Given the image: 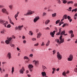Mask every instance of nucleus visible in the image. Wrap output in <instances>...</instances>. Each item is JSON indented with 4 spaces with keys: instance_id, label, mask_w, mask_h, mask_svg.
<instances>
[{
    "instance_id": "obj_1",
    "label": "nucleus",
    "mask_w": 77,
    "mask_h": 77,
    "mask_svg": "<svg viewBox=\"0 0 77 77\" xmlns=\"http://www.w3.org/2000/svg\"><path fill=\"white\" fill-rule=\"evenodd\" d=\"M0 23L1 24H2L5 27H6V25L8 24V21H5L2 20H0Z\"/></svg>"
},
{
    "instance_id": "obj_2",
    "label": "nucleus",
    "mask_w": 77,
    "mask_h": 77,
    "mask_svg": "<svg viewBox=\"0 0 77 77\" xmlns=\"http://www.w3.org/2000/svg\"><path fill=\"white\" fill-rule=\"evenodd\" d=\"M34 13H35V11H30L28 12L26 14H24V15L26 16L27 15H31V14H34Z\"/></svg>"
},
{
    "instance_id": "obj_3",
    "label": "nucleus",
    "mask_w": 77,
    "mask_h": 77,
    "mask_svg": "<svg viewBox=\"0 0 77 77\" xmlns=\"http://www.w3.org/2000/svg\"><path fill=\"white\" fill-rule=\"evenodd\" d=\"M60 42L59 44H62V43H63L64 42V39L62 38V36H60Z\"/></svg>"
},
{
    "instance_id": "obj_4",
    "label": "nucleus",
    "mask_w": 77,
    "mask_h": 77,
    "mask_svg": "<svg viewBox=\"0 0 77 77\" xmlns=\"http://www.w3.org/2000/svg\"><path fill=\"white\" fill-rule=\"evenodd\" d=\"M57 56L58 60H60L62 59V55L60 54V53L59 52L57 53Z\"/></svg>"
},
{
    "instance_id": "obj_5",
    "label": "nucleus",
    "mask_w": 77,
    "mask_h": 77,
    "mask_svg": "<svg viewBox=\"0 0 77 77\" xmlns=\"http://www.w3.org/2000/svg\"><path fill=\"white\" fill-rule=\"evenodd\" d=\"M73 59V56L72 54H70L69 57L68 58V60L69 61H72V59Z\"/></svg>"
},
{
    "instance_id": "obj_6",
    "label": "nucleus",
    "mask_w": 77,
    "mask_h": 77,
    "mask_svg": "<svg viewBox=\"0 0 77 77\" xmlns=\"http://www.w3.org/2000/svg\"><path fill=\"white\" fill-rule=\"evenodd\" d=\"M2 11L3 13L5 14H7V15H8L9 14V13H8V12L7 11H6V9L5 8H3L2 9Z\"/></svg>"
},
{
    "instance_id": "obj_7",
    "label": "nucleus",
    "mask_w": 77,
    "mask_h": 77,
    "mask_svg": "<svg viewBox=\"0 0 77 77\" xmlns=\"http://www.w3.org/2000/svg\"><path fill=\"white\" fill-rule=\"evenodd\" d=\"M54 34H55V31H53L52 32H51L50 33V35H51V37H53V38H54Z\"/></svg>"
},
{
    "instance_id": "obj_8",
    "label": "nucleus",
    "mask_w": 77,
    "mask_h": 77,
    "mask_svg": "<svg viewBox=\"0 0 77 77\" xmlns=\"http://www.w3.org/2000/svg\"><path fill=\"white\" fill-rule=\"evenodd\" d=\"M11 40H12V38H9L8 40H7L5 41V43H6L7 44H9V42H10Z\"/></svg>"
},
{
    "instance_id": "obj_9",
    "label": "nucleus",
    "mask_w": 77,
    "mask_h": 77,
    "mask_svg": "<svg viewBox=\"0 0 77 77\" xmlns=\"http://www.w3.org/2000/svg\"><path fill=\"white\" fill-rule=\"evenodd\" d=\"M29 68V70L31 72L32 71V68H33V66L32 65H29L28 66Z\"/></svg>"
},
{
    "instance_id": "obj_10",
    "label": "nucleus",
    "mask_w": 77,
    "mask_h": 77,
    "mask_svg": "<svg viewBox=\"0 0 77 77\" xmlns=\"http://www.w3.org/2000/svg\"><path fill=\"white\" fill-rule=\"evenodd\" d=\"M24 71H25V69H24V68L23 67L20 71V73H21V74H23L24 73Z\"/></svg>"
},
{
    "instance_id": "obj_11",
    "label": "nucleus",
    "mask_w": 77,
    "mask_h": 77,
    "mask_svg": "<svg viewBox=\"0 0 77 77\" xmlns=\"http://www.w3.org/2000/svg\"><path fill=\"white\" fill-rule=\"evenodd\" d=\"M39 17H35V18L34 19V23H35V22H36V21H38V20H39Z\"/></svg>"
},
{
    "instance_id": "obj_12",
    "label": "nucleus",
    "mask_w": 77,
    "mask_h": 77,
    "mask_svg": "<svg viewBox=\"0 0 77 77\" xmlns=\"http://www.w3.org/2000/svg\"><path fill=\"white\" fill-rule=\"evenodd\" d=\"M7 56L8 57L9 59L12 58V57L11 56V54L9 52L8 53Z\"/></svg>"
},
{
    "instance_id": "obj_13",
    "label": "nucleus",
    "mask_w": 77,
    "mask_h": 77,
    "mask_svg": "<svg viewBox=\"0 0 77 77\" xmlns=\"http://www.w3.org/2000/svg\"><path fill=\"white\" fill-rule=\"evenodd\" d=\"M34 62H35V66H37L38 65V64L39 63L38 61L34 60V61H33V63H34Z\"/></svg>"
},
{
    "instance_id": "obj_14",
    "label": "nucleus",
    "mask_w": 77,
    "mask_h": 77,
    "mask_svg": "<svg viewBox=\"0 0 77 77\" xmlns=\"http://www.w3.org/2000/svg\"><path fill=\"white\" fill-rule=\"evenodd\" d=\"M42 34L41 33V32H39L38 34H37V38H39L41 36Z\"/></svg>"
},
{
    "instance_id": "obj_15",
    "label": "nucleus",
    "mask_w": 77,
    "mask_h": 77,
    "mask_svg": "<svg viewBox=\"0 0 77 77\" xmlns=\"http://www.w3.org/2000/svg\"><path fill=\"white\" fill-rule=\"evenodd\" d=\"M64 33H65V31L64 30L63 31H62L60 33V36H62V35H63Z\"/></svg>"
},
{
    "instance_id": "obj_16",
    "label": "nucleus",
    "mask_w": 77,
    "mask_h": 77,
    "mask_svg": "<svg viewBox=\"0 0 77 77\" xmlns=\"http://www.w3.org/2000/svg\"><path fill=\"white\" fill-rule=\"evenodd\" d=\"M23 27V25H22L21 26H18V29H19V30H21V28H22V27Z\"/></svg>"
},
{
    "instance_id": "obj_17",
    "label": "nucleus",
    "mask_w": 77,
    "mask_h": 77,
    "mask_svg": "<svg viewBox=\"0 0 77 77\" xmlns=\"http://www.w3.org/2000/svg\"><path fill=\"white\" fill-rule=\"evenodd\" d=\"M42 74L43 77L44 76H46V73L45 72H42Z\"/></svg>"
},
{
    "instance_id": "obj_18",
    "label": "nucleus",
    "mask_w": 77,
    "mask_h": 77,
    "mask_svg": "<svg viewBox=\"0 0 77 77\" xmlns=\"http://www.w3.org/2000/svg\"><path fill=\"white\" fill-rule=\"evenodd\" d=\"M20 14V12H18L14 16V17H15V18H17V17H18V14Z\"/></svg>"
},
{
    "instance_id": "obj_19",
    "label": "nucleus",
    "mask_w": 77,
    "mask_h": 77,
    "mask_svg": "<svg viewBox=\"0 0 77 77\" xmlns=\"http://www.w3.org/2000/svg\"><path fill=\"white\" fill-rule=\"evenodd\" d=\"M62 1L63 3L64 4H66L68 2V1L66 0H62Z\"/></svg>"
},
{
    "instance_id": "obj_20",
    "label": "nucleus",
    "mask_w": 77,
    "mask_h": 77,
    "mask_svg": "<svg viewBox=\"0 0 77 77\" xmlns=\"http://www.w3.org/2000/svg\"><path fill=\"white\" fill-rule=\"evenodd\" d=\"M50 21V20H46L45 22V24H48L49 23Z\"/></svg>"
},
{
    "instance_id": "obj_21",
    "label": "nucleus",
    "mask_w": 77,
    "mask_h": 77,
    "mask_svg": "<svg viewBox=\"0 0 77 77\" xmlns=\"http://www.w3.org/2000/svg\"><path fill=\"white\" fill-rule=\"evenodd\" d=\"M74 2L73 1H69L67 2V4L69 5V4H72Z\"/></svg>"
},
{
    "instance_id": "obj_22",
    "label": "nucleus",
    "mask_w": 77,
    "mask_h": 77,
    "mask_svg": "<svg viewBox=\"0 0 77 77\" xmlns=\"http://www.w3.org/2000/svg\"><path fill=\"white\" fill-rule=\"evenodd\" d=\"M67 16H68L66 14L64 15L63 18H64V19H67Z\"/></svg>"
},
{
    "instance_id": "obj_23",
    "label": "nucleus",
    "mask_w": 77,
    "mask_h": 77,
    "mask_svg": "<svg viewBox=\"0 0 77 77\" xmlns=\"http://www.w3.org/2000/svg\"><path fill=\"white\" fill-rule=\"evenodd\" d=\"M55 42H57V43H59L60 40L59 39H56L55 40Z\"/></svg>"
},
{
    "instance_id": "obj_24",
    "label": "nucleus",
    "mask_w": 77,
    "mask_h": 77,
    "mask_svg": "<svg viewBox=\"0 0 77 77\" xmlns=\"http://www.w3.org/2000/svg\"><path fill=\"white\" fill-rule=\"evenodd\" d=\"M14 72V67H12V68L11 72L12 74H13V72Z\"/></svg>"
},
{
    "instance_id": "obj_25",
    "label": "nucleus",
    "mask_w": 77,
    "mask_h": 77,
    "mask_svg": "<svg viewBox=\"0 0 77 77\" xmlns=\"http://www.w3.org/2000/svg\"><path fill=\"white\" fill-rule=\"evenodd\" d=\"M63 75H64V76H66V73L65 72V71H64L62 73Z\"/></svg>"
},
{
    "instance_id": "obj_26",
    "label": "nucleus",
    "mask_w": 77,
    "mask_h": 77,
    "mask_svg": "<svg viewBox=\"0 0 77 77\" xmlns=\"http://www.w3.org/2000/svg\"><path fill=\"white\" fill-rule=\"evenodd\" d=\"M49 44H50V41H48V42L46 44V46H48L49 45Z\"/></svg>"
},
{
    "instance_id": "obj_27",
    "label": "nucleus",
    "mask_w": 77,
    "mask_h": 77,
    "mask_svg": "<svg viewBox=\"0 0 77 77\" xmlns=\"http://www.w3.org/2000/svg\"><path fill=\"white\" fill-rule=\"evenodd\" d=\"M52 15L53 17H56V13H54V14H52Z\"/></svg>"
},
{
    "instance_id": "obj_28",
    "label": "nucleus",
    "mask_w": 77,
    "mask_h": 77,
    "mask_svg": "<svg viewBox=\"0 0 77 77\" xmlns=\"http://www.w3.org/2000/svg\"><path fill=\"white\" fill-rule=\"evenodd\" d=\"M29 32V35H33V32H32L30 31Z\"/></svg>"
},
{
    "instance_id": "obj_29",
    "label": "nucleus",
    "mask_w": 77,
    "mask_h": 77,
    "mask_svg": "<svg viewBox=\"0 0 77 77\" xmlns=\"http://www.w3.org/2000/svg\"><path fill=\"white\" fill-rule=\"evenodd\" d=\"M12 7H13V6L12 5H11L9 6V7L11 9H12Z\"/></svg>"
},
{
    "instance_id": "obj_30",
    "label": "nucleus",
    "mask_w": 77,
    "mask_h": 77,
    "mask_svg": "<svg viewBox=\"0 0 77 77\" xmlns=\"http://www.w3.org/2000/svg\"><path fill=\"white\" fill-rule=\"evenodd\" d=\"M74 11H75V12H76L77 11V8L75 9H73L72 11V12H74Z\"/></svg>"
},
{
    "instance_id": "obj_31",
    "label": "nucleus",
    "mask_w": 77,
    "mask_h": 77,
    "mask_svg": "<svg viewBox=\"0 0 77 77\" xmlns=\"http://www.w3.org/2000/svg\"><path fill=\"white\" fill-rule=\"evenodd\" d=\"M65 26H68V24H67V23H65L63 25L62 27H65Z\"/></svg>"
},
{
    "instance_id": "obj_32",
    "label": "nucleus",
    "mask_w": 77,
    "mask_h": 77,
    "mask_svg": "<svg viewBox=\"0 0 77 77\" xmlns=\"http://www.w3.org/2000/svg\"><path fill=\"white\" fill-rule=\"evenodd\" d=\"M69 33H70V34H71V33L72 34V33H73V31H72V30L69 31Z\"/></svg>"
},
{
    "instance_id": "obj_33",
    "label": "nucleus",
    "mask_w": 77,
    "mask_h": 77,
    "mask_svg": "<svg viewBox=\"0 0 77 77\" xmlns=\"http://www.w3.org/2000/svg\"><path fill=\"white\" fill-rule=\"evenodd\" d=\"M11 27V26L10 24H8L7 26V28H10Z\"/></svg>"
},
{
    "instance_id": "obj_34",
    "label": "nucleus",
    "mask_w": 77,
    "mask_h": 77,
    "mask_svg": "<svg viewBox=\"0 0 77 77\" xmlns=\"http://www.w3.org/2000/svg\"><path fill=\"white\" fill-rule=\"evenodd\" d=\"M10 22V23L11 24H12V25H13V26H14V23L12 21V20H11L10 21H9Z\"/></svg>"
},
{
    "instance_id": "obj_35",
    "label": "nucleus",
    "mask_w": 77,
    "mask_h": 77,
    "mask_svg": "<svg viewBox=\"0 0 77 77\" xmlns=\"http://www.w3.org/2000/svg\"><path fill=\"white\" fill-rule=\"evenodd\" d=\"M45 45V44H44V42H42V43L41 45V46H44Z\"/></svg>"
},
{
    "instance_id": "obj_36",
    "label": "nucleus",
    "mask_w": 77,
    "mask_h": 77,
    "mask_svg": "<svg viewBox=\"0 0 77 77\" xmlns=\"http://www.w3.org/2000/svg\"><path fill=\"white\" fill-rule=\"evenodd\" d=\"M24 59H29V58L25 56L24 57Z\"/></svg>"
},
{
    "instance_id": "obj_37",
    "label": "nucleus",
    "mask_w": 77,
    "mask_h": 77,
    "mask_svg": "<svg viewBox=\"0 0 77 77\" xmlns=\"http://www.w3.org/2000/svg\"><path fill=\"white\" fill-rule=\"evenodd\" d=\"M74 71L75 72H77V68H75L74 69Z\"/></svg>"
},
{
    "instance_id": "obj_38",
    "label": "nucleus",
    "mask_w": 77,
    "mask_h": 77,
    "mask_svg": "<svg viewBox=\"0 0 77 77\" xmlns=\"http://www.w3.org/2000/svg\"><path fill=\"white\" fill-rule=\"evenodd\" d=\"M72 9V8L71 7H69V10H68L69 11H71Z\"/></svg>"
},
{
    "instance_id": "obj_39",
    "label": "nucleus",
    "mask_w": 77,
    "mask_h": 77,
    "mask_svg": "<svg viewBox=\"0 0 77 77\" xmlns=\"http://www.w3.org/2000/svg\"><path fill=\"white\" fill-rule=\"evenodd\" d=\"M59 21H60V20H58L56 22V24H57L59 22Z\"/></svg>"
},
{
    "instance_id": "obj_40",
    "label": "nucleus",
    "mask_w": 77,
    "mask_h": 77,
    "mask_svg": "<svg viewBox=\"0 0 77 77\" xmlns=\"http://www.w3.org/2000/svg\"><path fill=\"white\" fill-rule=\"evenodd\" d=\"M47 14L45 12H44L43 14V16H45Z\"/></svg>"
},
{
    "instance_id": "obj_41",
    "label": "nucleus",
    "mask_w": 77,
    "mask_h": 77,
    "mask_svg": "<svg viewBox=\"0 0 77 77\" xmlns=\"http://www.w3.org/2000/svg\"><path fill=\"white\" fill-rule=\"evenodd\" d=\"M10 45V46L11 47H14V45L12 44H11Z\"/></svg>"
},
{
    "instance_id": "obj_42",
    "label": "nucleus",
    "mask_w": 77,
    "mask_h": 77,
    "mask_svg": "<svg viewBox=\"0 0 77 77\" xmlns=\"http://www.w3.org/2000/svg\"><path fill=\"white\" fill-rule=\"evenodd\" d=\"M67 19H68V20H69L71 19V17H69V16H68L67 17Z\"/></svg>"
},
{
    "instance_id": "obj_43",
    "label": "nucleus",
    "mask_w": 77,
    "mask_h": 77,
    "mask_svg": "<svg viewBox=\"0 0 77 77\" xmlns=\"http://www.w3.org/2000/svg\"><path fill=\"white\" fill-rule=\"evenodd\" d=\"M60 33H61L60 32H58L56 34V35H59L60 34Z\"/></svg>"
},
{
    "instance_id": "obj_44",
    "label": "nucleus",
    "mask_w": 77,
    "mask_h": 77,
    "mask_svg": "<svg viewBox=\"0 0 77 77\" xmlns=\"http://www.w3.org/2000/svg\"><path fill=\"white\" fill-rule=\"evenodd\" d=\"M58 3H59V4L60 5V3H61V2H60V0H58Z\"/></svg>"
},
{
    "instance_id": "obj_45",
    "label": "nucleus",
    "mask_w": 77,
    "mask_h": 77,
    "mask_svg": "<svg viewBox=\"0 0 77 77\" xmlns=\"http://www.w3.org/2000/svg\"><path fill=\"white\" fill-rule=\"evenodd\" d=\"M39 45V44H38V43H37L36 44H35L34 46H38Z\"/></svg>"
},
{
    "instance_id": "obj_46",
    "label": "nucleus",
    "mask_w": 77,
    "mask_h": 77,
    "mask_svg": "<svg viewBox=\"0 0 77 77\" xmlns=\"http://www.w3.org/2000/svg\"><path fill=\"white\" fill-rule=\"evenodd\" d=\"M42 68H43V71H44V69H45L46 68V67L45 66H43Z\"/></svg>"
},
{
    "instance_id": "obj_47",
    "label": "nucleus",
    "mask_w": 77,
    "mask_h": 77,
    "mask_svg": "<svg viewBox=\"0 0 77 77\" xmlns=\"http://www.w3.org/2000/svg\"><path fill=\"white\" fill-rule=\"evenodd\" d=\"M61 30H62V28H60L59 29V33H61Z\"/></svg>"
},
{
    "instance_id": "obj_48",
    "label": "nucleus",
    "mask_w": 77,
    "mask_h": 77,
    "mask_svg": "<svg viewBox=\"0 0 77 77\" xmlns=\"http://www.w3.org/2000/svg\"><path fill=\"white\" fill-rule=\"evenodd\" d=\"M36 38H32V41H36Z\"/></svg>"
},
{
    "instance_id": "obj_49",
    "label": "nucleus",
    "mask_w": 77,
    "mask_h": 77,
    "mask_svg": "<svg viewBox=\"0 0 77 77\" xmlns=\"http://www.w3.org/2000/svg\"><path fill=\"white\" fill-rule=\"evenodd\" d=\"M8 19H9V21H10L12 20H11V18H10L9 17H8Z\"/></svg>"
},
{
    "instance_id": "obj_50",
    "label": "nucleus",
    "mask_w": 77,
    "mask_h": 77,
    "mask_svg": "<svg viewBox=\"0 0 77 77\" xmlns=\"http://www.w3.org/2000/svg\"><path fill=\"white\" fill-rule=\"evenodd\" d=\"M46 30H50V28L48 27H47L46 28Z\"/></svg>"
},
{
    "instance_id": "obj_51",
    "label": "nucleus",
    "mask_w": 77,
    "mask_h": 77,
    "mask_svg": "<svg viewBox=\"0 0 77 77\" xmlns=\"http://www.w3.org/2000/svg\"><path fill=\"white\" fill-rule=\"evenodd\" d=\"M53 54H54L55 53H56L55 50H54L53 51Z\"/></svg>"
},
{
    "instance_id": "obj_52",
    "label": "nucleus",
    "mask_w": 77,
    "mask_h": 77,
    "mask_svg": "<svg viewBox=\"0 0 77 77\" xmlns=\"http://www.w3.org/2000/svg\"><path fill=\"white\" fill-rule=\"evenodd\" d=\"M55 30H56V32H57V28L55 27Z\"/></svg>"
},
{
    "instance_id": "obj_53",
    "label": "nucleus",
    "mask_w": 77,
    "mask_h": 77,
    "mask_svg": "<svg viewBox=\"0 0 77 77\" xmlns=\"http://www.w3.org/2000/svg\"><path fill=\"white\" fill-rule=\"evenodd\" d=\"M71 36H72V37H74V34H73V33H72L71 34Z\"/></svg>"
},
{
    "instance_id": "obj_54",
    "label": "nucleus",
    "mask_w": 77,
    "mask_h": 77,
    "mask_svg": "<svg viewBox=\"0 0 77 77\" xmlns=\"http://www.w3.org/2000/svg\"><path fill=\"white\" fill-rule=\"evenodd\" d=\"M23 42L24 44H26V40H24L23 41Z\"/></svg>"
},
{
    "instance_id": "obj_55",
    "label": "nucleus",
    "mask_w": 77,
    "mask_h": 77,
    "mask_svg": "<svg viewBox=\"0 0 77 77\" xmlns=\"http://www.w3.org/2000/svg\"><path fill=\"white\" fill-rule=\"evenodd\" d=\"M29 56L30 57H32L33 56V54H31L29 55Z\"/></svg>"
},
{
    "instance_id": "obj_56",
    "label": "nucleus",
    "mask_w": 77,
    "mask_h": 77,
    "mask_svg": "<svg viewBox=\"0 0 77 77\" xmlns=\"http://www.w3.org/2000/svg\"><path fill=\"white\" fill-rule=\"evenodd\" d=\"M52 69L53 70V71H56V69H55V68H53Z\"/></svg>"
},
{
    "instance_id": "obj_57",
    "label": "nucleus",
    "mask_w": 77,
    "mask_h": 77,
    "mask_svg": "<svg viewBox=\"0 0 77 77\" xmlns=\"http://www.w3.org/2000/svg\"><path fill=\"white\" fill-rule=\"evenodd\" d=\"M74 6L77 7V3L75 4Z\"/></svg>"
},
{
    "instance_id": "obj_58",
    "label": "nucleus",
    "mask_w": 77,
    "mask_h": 77,
    "mask_svg": "<svg viewBox=\"0 0 77 77\" xmlns=\"http://www.w3.org/2000/svg\"><path fill=\"white\" fill-rule=\"evenodd\" d=\"M72 20L71 19H70L69 20V22H71V21H72Z\"/></svg>"
},
{
    "instance_id": "obj_59",
    "label": "nucleus",
    "mask_w": 77,
    "mask_h": 77,
    "mask_svg": "<svg viewBox=\"0 0 77 77\" xmlns=\"http://www.w3.org/2000/svg\"><path fill=\"white\" fill-rule=\"evenodd\" d=\"M3 8V6L2 5H0V8Z\"/></svg>"
},
{
    "instance_id": "obj_60",
    "label": "nucleus",
    "mask_w": 77,
    "mask_h": 77,
    "mask_svg": "<svg viewBox=\"0 0 77 77\" xmlns=\"http://www.w3.org/2000/svg\"><path fill=\"white\" fill-rule=\"evenodd\" d=\"M1 43L2 44H4V42H3V41H2Z\"/></svg>"
},
{
    "instance_id": "obj_61",
    "label": "nucleus",
    "mask_w": 77,
    "mask_h": 77,
    "mask_svg": "<svg viewBox=\"0 0 77 77\" xmlns=\"http://www.w3.org/2000/svg\"><path fill=\"white\" fill-rule=\"evenodd\" d=\"M1 33H4V30H3L1 32Z\"/></svg>"
},
{
    "instance_id": "obj_62",
    "label": "nucleus",
    "mask_w": 77,
    "mask_h": 77,
    "mask_svg": "<svg viewBox=\"0 0 77 77\" xmlns=\"http://www.w3.org/2000/svg\"><path fill=\"white\" fill-rule=\"evenodd\" d=\"M69 71H67L66 72V74H69Z\"/></svg>"
},
{
    "instance_id": "obj_63",
    "label": "nucleus",
    "mask_w": 77,
    "mask_h": 77,
    "mask_svg": "<svg viewBox=\"0 0 77 77\" xmlns=\"http://www.w3.org/2000/svg\"><path fill=\"white\" fill-rule=\"evenodd\" d=\"M57 71H59V68H58L56 69Z\"/></svg>"
},
{
    "instance_id": "obj_64",
    "label": "nucleus",
    "mask_w": 77,
    "mask_h": 77,
    "mask_svg": "<svg viewBox=\"0 0 77 77\" xmlns=\"http://www.w3.org/2000/svg\"><path fill=\"white\" fill-rule=\"evenodd\" d=\"M75 17H77V13L76 14H75Z\"/></svg>"
}]
</instances>
